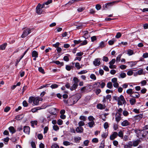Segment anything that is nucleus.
<instances>
[{"label":"nucleus","mask_w":148,"mask_h":148,"mask_svg":"<svg viewBox=\"0 0 148 148\" xmlns=\"http://www.w3.org/2000/svg\"><path fill=\"white\" fill-rule=\"evenodd\" d=\"M113 99L116 101H117V104L119 106H122L123 104L125 105L126 104V102L123 96L122 95L119 97L114 96L113 97Z\"/></svg>","instance_id":"obj_1"},{"label":"nucleus","mask_w":148,"mask_h":148,"mask_svg":"<svg viewBox=\"0 0 148 148\" xmlns=\"http://www.w3.org/2000/svg\"><path fill=\"white\" fill-rule=\"evenodd\" d=\"M81 98V96L78 94H76L70 97L68 99V105H72L75 104Z\"/></svg>","instance_id":"obj_2"},{"label":"nucleus","mask_w":148,"mask_h":148,"mask_svg":"<svg viewBox=\"0 0 148 148\" xmlns=\"http://www.w3.org/2000/svg\"><path fill=\"white\" fill-rule=\"evenodd\" d=\"M120 0H118L107 3L105 4L104 8H108L109 7L111 6L114 4H116L120 2Z\"/></svg>","instance_id":"obj_3"},{"label":"nucleus","mask_w":148,"mask_h":148,"mask_svg":"<svg viewBox=\"0 0 148 148\" xmlns=\"http://www.w3.org/2000/svg\"><path fill=\"white\" fill-rule=\"evenodd\" d=\"M147 134V132L145 130H142L140 134H139V136H142V138H139V143L140 142L141 140H144L145 139V136Z\"/></svg>","instance_id":"obj_4"},{"label":"nucleus","mask_w":148,"mask_h":148,"mask_svg":"<svg viewBox=\"0 0 148 148\" xmlns=\"http://www.w3.org/2000/svg\"><path fill=\"white\" fill-rule=\"evenodd\" d=\"M31 33V29H27L24 30L21 36L22 38H24L27 36L28 34Z\"/></svg>","instance_id":"obj_5"},{"label":"nucleus","mask_w":148,"mask_h":148,"mask_svg":"<svg viewBox=\"0 0 148 148\" xmlns=\"http://www.w3.org/2000/svg\"><path fill=\"white\" fill-rule=\"evenodd\" d=\"M126 92L129 94H131L130 96L131 97H138V95H134V94L136 93V92H132V90L131 89H130L127 90Z\"/></svg>","instance_id":"obj_6"},{"label":"nucleus","mask_w":148,"mask_h":148,"mask_svg":"<svg viewBox=\"0 0 148 148\" xmlns=\"http://www.w3.org/2000/svg\"><path fill=\"white\" fill-rule=\"evenodd\" d=\"M41 5L38 3L36 8V12L38 14H41L42 12V8H41Z\"/></svg>","instance_id":"obj_7"},{"label":"nucleus","mask_w":148,"mask_h":148,"mask_svg":"<svg viewBox=\"0 0 148 148\" xmlns=\"http://www.w3.org/2000/svg\"><path fill=\"white\" fill-rule=\"evenodd\" d=\"M42 99L40 97H36L34 98L33 101V103L35 105H37L39 104V101H42Z\"/></svg>","instance_id":"obj_8"},{"label":"nucleus","mask_w":148,"mask_h":148,"mask_svg":"<svg viewBox=\"0 0 148 148\" xmlns=\"http://www.w3.org/2000/svg\"><path fill=\"white\" fill-rule=\"evenodd\" d=\"M101 58H97L95 59L93 62V64L95 66H99L101 64Z\"/></svg>","instance_id":"obj_9"},{"label":"nucleus","mask_w":148,"mask_h":148,"mask_svg":"<svg viewBox=\"0 0 148 148\" xmlns=\"http://www.w3.org/2000/svg\"><path fill=\"white\" fill-rule=\"evenodd\" d=\"M118 136V134L116 132H113L110 136V139L111 140H113L116 138Z\"/></svg>","instance_id":"obj_10"},{"label":"nucleus","mask_w":148,"mask_h":148,"mask_svg":"<svg viewBox=\"0 0 148 148\" xmlns=\"http://www.w3.org/2000/svg\"><path fill=\"white\" fill-rule=\"evenodd\" d=\"M24 132L26 134H29L30 132V128L28 126H25L24 127Z\"/></svg>","instance_id":"obj_11"},{"label":"nucleus","mask_w":148,"mask_h":148,"mask_svg":"<svg viewBox=\"0 0 148 148\" xmlns=\"http://www.w3.org/2000/svg\"><path fill=\"white\" fill-rule=\"evenodd\" d=\"M83 127L81 126L78 127L76 129V132L78 133H82L83 132Z\"/></svg>","instance_id":"obj_12"},{"label":"nucleus","mask_w":148,"mask_h":148,"mask_svg":"<svg viewBox=\"0 0 148 148\" xmlns=\"http://www.w3.org/2000/svg\"><path fill=\"white\" fill-rule=\"evenodd\" d=\"M130 123L127 120L123 121L121 123V125L123 126H126L129 125Z\"/></svg>","instance_id":"obj_13"},{"label":"nucleus","mask_w":148,"mask_h":148,"mask_svg":"<svg viewBox=\"0 0 148 148\" xmlns=\"http://www.w3.org/2000/svg\"><path fill=\"white\" fill-rule=\"evenodd\" d=\"M100 82H97L92 85V87L94 88H97L99 87Z\"/></svg>","instance_id":"obj_14"},{"label":"nucleus","mask_w":148,"mask_h":148,"mask_svg":"<svg viewBox=\"0 0 148 148\" xmlns=\"http://www.w3.org/2000/svg\"><path fill=\"white\" fill-rule=\"evenodd\" d=\"M118 113L119 114L118 115H116L115 116V119L117 123L119 122L121 120V114L119 113Z\"/></svg>","instance_id":"obj_15"},{"label":"nucleus","mask_w":148,"mask_h":148,"mask_svg":"<svg viewBox=\"0 0 148 148\" xmlns=\"http://www.w3.org/2000/svg\"><path fill=\"white\" fill-rule=\"evenodd\" d=\"M143 58H140V59L139 60V61H143L144 60V58H146L148 57V53H146L143 54Z\"/></svg>","instance_id":"obj_16"},{"label":"nucleus","mask_w":148,"mask_h":148,"mask_svg":"<svg viewBox=\"0 0 148 148\" xmlns=\"http://www.w3.org/2000/svg\"><path fill=\"white\" fill-rule=\"evenodd\" d=\"M8 129L10 132L12 134H13L16 132V130L13 126H10L8 128Z\"/></svg>","instance_id":"obj_17"},{"label":"nucleus","mask_w":148,"mask_h":148,"mask_svg":"<svg viewBox=\"0 0 148 148\" xmlns=\"http://www.w3.org/2000/svg\"><path fill=\"white\" fill-rule=\"evenodd\" d=\"M38 55V53L36 51H34L32 52V56L33 57L37 58Z\"/></svg>","instance_id":"obj_18"},{"label":"nucleus","mask_w":148,"mask_h":148,"mask_svg":"<svg viewBox=\"0 0 148 148\" xmlns=\"http://www.w3.org/2000/svg\"><path fill=\"white\" fill-rule=\"evenodd\" d=\"M105 105H103L101 103H99L97 105V108L100 109H103L105 108Z\"/></svg>","instance_id":"obj_19"},{"label":"nucleus","mask_w":148,"mask_h":148,"mask_svg":"<svg viewBox=\"0 0 148 148\" xmlns=\"http://www.w3.org/2000/svg\"><path fill=\"white\" fill-rule=\"evenodd\" d=\"M7 45V43H4L1 45H0V50H4L5 49V48Z\"/></svg>","instance_id":"obj_20"},{"label":"nucleus","mask_w":148,"mask_h":148,"mask_svg":"<svg viewBox=\"0 0 148 148\" xmlns=\"http://www.w3.org/2000/svg\"><path fill=\"white\" fill-rule=\"evenodd\" d=\"M88 126L90 128H92L95 125L94 121H90L88 123Z\"/></svg>","instance_id":"obj_21"},{"label":"nucleus","mask_w":148,"mask_h":148,"mask_svg":"<svg viewBox=\"0 0 148 148\" xmlns=\"http://www.w3.org/2000/svg\"><path fill=\"white\" fill-rule=\"evenodd\" d=\"M137 62H128V65L130 67H132L133 66L136 64Z\"/></svg>","instance_id":"obj_22"},{"label":"nucleus","mask_w":148,"mask_h":148,"mask_svg":"<svg viewBox=\"0 0 148 148\" xmlns=\"http://www.w3.org/2000/svg\"><path fill=\"white\" fill-rule=\"evenodd\" d=\"M126 75L125 73L124 72H122L119 74L118 77L119 78H124L126 76Z\"/></svg>","instance_id":"obj_23"},{"label":"nucleus","mask_w":148,"mask_h":148,"mask_svg":"<svg viewBox=\"0 0 148 148\" xmlns=\"http://www.w3.org/2000/svg\"><path fill=\"white\" fill-rule=\"evenodd\" d=\"M143 27V28L144 29H148V24L145 23L143 25L142 24H140L139 25V27Z\"/></svg>","instance_id":"obj_24"},{"label":"nucleus","mask_w":148,"mask_h":148,"mask_svg":"<svg viewBox=\"0 0 148 148\" xmlns=\"http://www.w3.org/2000/svg\"><path fill=\"white\" fill-rule=\"evenodd\" d=\"M66 56H65L64 57V60L66 62H68L69 60V57L70 56L69 54H66Z\"/></svg>","instance_id":"obj_25"},{"label":"nucleus","mask_w":148,"mask_h":148,"mask_svg":"<svg viewBox=\"0 0 148 148\" xmlns=\"http://www.w3.org/2000/svg\"><path fill=\"white\" fill-rule=\"evenodd\" d=\"M133 146L134 147L136 146H138L139 144V140H137L133 141Z\"/></svg>","instance_id":"obj_26"},{"label":"nucleus","mask_w":148,"mask_h":148,"mask_svg":"<svg viewBox=\"0 0 148 148\" xmlns=\"http://www.w3.org/2000/svg\"><path fill=\"white\" fill-rule=\"evenodd\" d=\"M53 62L59 65L60 66H62L64 65L63 62H60L58 60L54 61Z\"/></svg>","instance_id":"obj_27"},{"label":"nucleus","mask_w":148,"mask_h":148,"mask_svg":"<svg viewBox=\"0 0 148 148\" xmlns=\"http://www.w3.org/2000/svg\"><path fill=\"white\" fill-rule=\"evenodd\" d=\"M63 144L66 146L69 145H73V144L71 143H70L68 141H64L63 142Z\"/></svg>","instance_id":"obj_28"},{"label":"nucleus","mask_w":148,"mask_h":148,"mask_svg":"<svg viewBox=\"0 0 148 148\" xmlns=\"http://www.w3.org/2000/svg\"><path fill=\"white\" fill-rule=\"evenodd\" d=\"M118 134V136L122 138L123 136V134L122 131H120Z\"/></svg>","instance_id":"obj_29"},{"label":"nucleus","mask_w":148,"mask_h":148,"mask_svg":"<svg viewBox=\"0 0 148 148\" xmlns=\"http://www.w3.org/2000/svg\"><path fill=\"white\" fill-rule=\"evenodd\" d=\"M73 80L74 84H78V83L79 82V80L76 77H74L73 78Z\"/></svg>","instance_id":"obj_30"},{"label":"nucleus","mask_w":148,"mask_h":148,"mask_svg":"<svg viewBox=\"0 0 148 148\" xmlns=\"http://www.w3.org/2000/svg\"><path fill=\"white\" fill-rule=\"evenodd\" d=\"M107 87L110 89L112 88L113 87L112 83L111 82H108L107 84Z\"/></svg>","instance_id":"obj_31"},{"label":"nucleus","mask_w":148,"mask_h":148,"mask_svg":"<svg viewBox=\"0 0 148 148\" xmlns=\"http://www.w3.org/2000/svg\"><path fill=\"white\" fill-rule=\"evenodd\" d=\"M115 42V40L114 39H112L111 40H109L108 42V43L110 45H112L114 44Z\"/></svg>","instance_id":"obj_32"},{"label":"nucleus","mask_w":148,"mask_h":148,"mask_svg":"<svg viewBox=\"0 0 148 148\" xmlns=\"http://www.w3.org/2000/svg\"><path fill=\"white\" fill-rule=\"evenodd\" d=\"M125 146H127V147H130L133 146V143L132 141H130Z\"/></svg>","instance_id":"obj_33"},{"label":"nucleus","mask_w":148,"mask_h":148,"mask_svg":"<svg viewBox=\"0 0 148 148\" xmlns=\"http://www.w3.org/2000/svg\"><path fill=\"white\" fill-rule=\"evenodd\" d=\"M31 123L32 124V126L33 127H34V125L35 124L36 125L37 124V121H31Z\"/></svg>","instance_id":"obj_34"},{"label":"nucleus","mask_w":148,"mask_h":148,"mask_svg":"<svg viewBox=\"0 0 148 148\" xmlns=\"http://www.w3.org/2000/svg\"><path fill=\"white\" fill-rule=\"evenodd\" d=\"M88 119L89 121H94L95 120V118L92 116H90L88 117Z\"/></svg>","instance_id":"obj_35"},{"label":"nucleus","mask_w":148,"mask_h":148,"mask_svg":"<svg viewBox=\"0 0 148 148\" xmlns=\"http://www.w3.org/2000/svg\"><path fill=\"white\" fill-rule=\"evenodd\" d=\"M136 101L134 98H132L130 100V102L131 105H133L135 103Z\"/></svg>","instance_id":"obj_36"},{"label":"nucleus","mask_w":148,"mask_h":148,"mask_svg":"<svg viewBox=\"0 0 148 148\" xmlns=\"http://www.w3.org/2000/svg\"><path fill=\"white\" fill-rule=\"evenodd\" d=\"M127 54L129 56H131L132 55L133 53V52L132 50L131 49H129L127 51Z\"/></svg>","instance_id":"obj_37"},{"label":"nucleus","mask_w":148,"mask_h":148,"mask_svg":"<svg viewBox=\"0 0 148 148\" xmlns=\"http://www.w3.org/2000/svg\"><path fill=\"white\" fill-rule=\"evenodd\" d=\"M34 99V97H30L29 98V103H32V102H33Z\"/></svg>","instance_id":"obj_38"},{"label":"nucleus","mask_w":148,"mask_h":148,"mask_svg":"<svg viewBox=\"0 0 148 148\" xmlns=\"http://www.w3.org/2000/svg\"><path fill=\"white\" fill-rule=\"evenodd\" d=\"M105 46V43L103 41L101 42L99 44V47L100 48H102Z\"/></svg>","instance_id":"obj_39"},{"label":"nucleus","mask_w":148,"mask_h":148,"mask_svg":"<svg viewBox=\"0 0 148 148\" xmlns=\"http://www.w3.org/2000/svg\"><path fill=\"white\" fill-rule=\"evenodd\" d=\"M72 67H73V66H72L66 65V69L67 71H70L71 70Z\"/></svg>","instance_id":"obj_40"},{"label":"nucleus","mask_w":148,"mask_h":148,"mask_svg":"<svg viewBox=\"0 0 148 148\" xmlns=\"http://www.w3.org/2000/svg\"><path fill=\"white\" fill-rule=\"evenodd\" d=\"M79 126L82 127V126H84L85 124L84 122V121H80L78 123Z\"/></svg>","instance_id":"obj_41"},{"label":"nucleus","mask_w":148,"mask_h":148,"mask_svg":"<svg viewBox=\"0 0 148 148\" xmlns=\"http://www.w3.org/2000/svg\"><path fill=\"white\" fill-rule=\"evenodd\" d=\"M121 56L122 54H119L117 57L116 60V62H119L120 61Z\"/></svg>","instance_id":"obj_42"},{"label":"nucleus","mask_w":148,"mask_h":148,"mask_svg":"<svg viewBox=\"0 0 148 148\" xmlns=\"http://www.w3.org/2000/svg\"><path fill=\"white\" fill-rule=\"evenodd\" d=\"M90 77L91 79L94 80H95L96 79L95 75L94 74H91L90 75Z\"/></svg>","instance_id":"obj_43"},{"label":"nucleus","mask_w":148,"mask_h":148,"mask_svg":"<svg viewBox=\"0 0 148 148\" xmlns=\"http://www.w3.org/2000/svg\"><path fill=\"white\" fill-rule=\"evenodd\" d=\"M82 42V41L80 40H73V42L74 43L75 45L77 44Z\"/></svg>","instance_id":"obj_44"},{"label":"nucleus","mask_w":148,"mask_h":148,"mask_svg":"<svg viewBox=\"0 0 148 148\" xmlns=\"http://www.w3.org/2000/svg\"><path fill=\"white\" fill-rule=\"evenodd\" d=\"M75 66L77 68V69H79L81 68L78 62H77L75 64Z\"/></svg>","instance_id":"obj_45"},{"label":"nucleus","mask_w":148,"mask_h":148,"mask_svg":"<svg viewBox=\"0 0 148 148\" xmlns=\"http://www.w3.org/2000/svg\"><path fill=\"white\" fill-rule=\"evenodd\" d=\"M38 70L40 71V72L41 73L43 74H44L45 73L42 67H40L38 68Z\"/></svg>","instance_id":"obj_46"},{"label":"nucleus","mask_w":148,"mask_h":148,"mask_svg":"<svg viewBox=\"0 0 148 148\" xmlns=\"http://www.w3.org/2000/svg\"><path fill=\"white\" fill-rule=\"evenodd\" d=\"M87 71L86 70H82L80 72L78 73V74L79 75H81L83 74H85L87 73Z\"/></svg>","instance_id":"obj_47"},{"label":"nucleus","mask_w":148,"mask_h":148,"mask_svg":"<svg viewBox=\"0 0 148 148\" xmlns=\"http://www.w3.org/2000/svg\"><path fill=\"white\" fill-rule=\"evenodd\" d=\"M53 129L55 131H57L59 129V127L57 125H54L53 126Z\"/></svg>","instance_id":"obj_48"},{"label":"nucleus","mask_w":148,"mask_h":148,"mask_svg":"<svg viewBox=\"0 0 148 148\" xmlns=\"http://www.w3.org/2000/svg\"><path fill=\"white\" fill-rule=\"evenodd\" d=\"M79 119L82 120H83V121H85L86 120V117L83 116H81L79 117Z\"/></svg>","instance_id":"obj_49"},{"label":"nucleus","mask_w":148,"mask_h":148,"mask_svg":"<svg viewBox=\"0 0 148 148\" xmlns=\"http://www.w3.org/2000/svg\"><path fill=\"white\" fill-rule=\"evenodd\" d=\"M51 148H59L58 145L56 144H53L51 147Z\"/></svg>","instance_id":"obj_50"},{"label":"nucleus","mask_w":148,"mask_h":148,"mask_svg":"<svg viewBox=\"0 0 148 148\" xmlns=\"http://www.w3.org/2000/svg\"><path fill=\"white\" fill-rule=\"evenodd\" d=\"M121 36V34L120 32H118L117 33L115 37L117 38H119Z\"/></svg>","instance_id":"obj_51"},{"label":"nucleus","mask_w":148,"mask_h":148,"mask_svg":"<svg viewBox=\"0 0 148 148\" xmlns=\"http://www.w3.org/2000/svg\"><path fill=\"white\" fill-rule=\"evenodd\" d=\"M101 89H100L98 88V89H96L95 91V92L96 94L97 95H98L101 92Z\"/></svg>","instance_id":"obj_52"},{"label":"nucleus","mask_w":148,"mask_h":148,"mask_svg":"<svg viewBox=\"0 0 148 148\" xmlns=\"http://www.w3.org/2000/svg\"><path fill=\"white\" fill-rule=\"evenodd\" d=\"M109 127L108 123V122H106L104 124V127L105 129H107Z\"/></svg>","instance_id":"obj_53"},{"label":"nucleus","mask_w":148,"mask_h":148,"mask_svg":"<svg viewBox=\"0 0 148 148\" xmlns=\"http://www.w3.org/2000/svg\"><path fill=\"white\" fill-rule=\"evenodd\" d=\"M89 142V141L88 140H85L84 142V144L86 146H87L88 145V143Z\"/></svg>","instance_id":"obj_54"},{"label":"nucleus","mask_w":148,"mask_h":148,"mask_svg":"<svg viewBox=\"0 0 148 148\" xmlns=\"http://www.w3.org/2000/svg\"><path fill=\"white\" fill-rule=\"evenodd\" d=\"M58 85L56 84H53L51 85V87L53 89L57 88L58 87Z\"/></svg>","instance_id":"obj_55"},{"label":"nucleus","mask_w":148,"mask_h":148,"mask_svg":"<svg viewBox=\"0 0 148 148\" xmlns=\"http://www.w3.org/2000/svg\"><path fill=\"white\" fill-rule=\"evenodd\" d=\"M113 144L114 145V146H115L116 147H117V146L119 144V143H118V142L116 140H114V141H113Z\"/></svg>","instance_id":"obj_56"},{"label":"nucleus","mask_w":148,"mask_h":148,"mask_svg":"<svg viewBox=\"0 0 148 148\" xmlns=\"http://www.w3.org/2000/svg\"><path fill=\"white\" fill-rule=\"evenodd\" d=\"M117 124L114 123L113 125V128L114 130H116L118 128Z\"/></svg>","instance_id":"obj_57"},{"label":"nucleus","mask_w":148,"mask_h":148,"mask_svg":"<svg viewBox=\"0 0 148 148\" xmlns=\"http://www.w3.org/2000/svg\"><path fill=\"white\" fill-rule=\"evenodd\" d=\"M57 123L59 125H62L63 123V121L60 119H58L57 121Z\"/></svg>","instance_id":"obj_58"},{"label":"nucleus","mask_w":148,"mask_h":148,"mask_svg":"<svg viewBox=\"0 0 148 148\" xmlns=\"http://www.w3.org/2000/svg\"><path fill=\"white\" fill-rule=\"evenodd\" d=\"M10 108L9 107H6L4 109V111L5 112H8L10 110Z\"/></svg>","instance_id":"obj_59"},{"label":"nucleus","mask_w":148,"mask_h":148,"mask_svg":"<svg viewBox=\"0 0 148 148\" xmlns=\"http://www.w3.org/2000/svg\"><path fill=\"white\" fill-rule=\"evenodd\" d=\"M104 141H102L99 147V148H104Z\"/></svg>","instance_id":"obj_60"},{"label":"nucleus","mask_w":148,"mask_h":148,"mask_svg":"<svg viewBox=\"0 0 148 148\" xmlns=\"http://www.w3.org/2000/svg\"><path fill=\"white\" fill-rule=\"evenodd\" d=\"M115 62V59H112L111 61L109 62L110 65L113 64Z\"/></svg>","instance_id":"obj_61"},{"label":"nucleus","mask_w":148,"mask_h":148,"mask_svg":"<svg viewBox=\"0 0 148 148\" xmlns=\"http://www.w3.org/2000/svg\"><path fill=\"white\" fill-rule=\"evenodd\" d=\"M147 91V90L145 88H144L141 90V92L142 94H144L146 93Z\"/></svg>","instance_id":"obj_62"},{"label":"nucleus","mask_w":148,"mask_h":148,"mask_svg":"<svg viewBox=\"0 0 148 148\" xmlns=\"http://www.w3.org/2000/svg\"><path fill=\"white\" fill-rule=\"evenodd\" d=\"M107 99H109V101H110L111 99V96L110 95H107L106 97Z\"/></svg>","instance_id":"obj_63"},{"label":"nucleus","mask_w":148,"mask_h":148,"mask_svg":"<svg viewBox=\"0 0 148 148\" xmlns=\"http://www.w3.org/2000/svg\"><path fill=\"white\" fill-rule=\"evenodd\" d=\"M127 66L124 65H122L120 66V68L122 70H123L126 68Z\"/></svg>","instance_id":"obj_64"}]
</instances>
